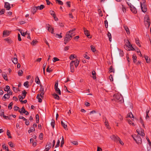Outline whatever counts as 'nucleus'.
I'll return each mask as SVG.
<instances>
[{
	"mask_svg": "<svg viewBox=\"0 0 151 151\" xmlns=\"http://www.w3.org/2000/svg\"><path fill=\"white\" fill-rule=\"evenodd\" d=\"M75 29L74 28L72 30L67 32L64 40V43L65 44H66L68 41L70 40L71 38L75 35Z\"/></svg>",
	"mask_w": 151,
	"mask_h": 151,
	"instance_id": "nucleus-1",
	"label": "nucleus"
},
{
	"mask_svg": "<svg viewBox=\"0 0 151 151\" xmlns=\"http://www.w3.org/2000/svg\"><path fill=\"white\" fill-rule=\"evenodd\" d=\"M115 101L120 103H123L124 101L123 98L121 94L117 93L115 94L114 96Z\"/></svg>",
	"mask_w": 151,
	"mask_h": 151,
	"instance_id": "nucleus-2",
	"label": "nucleus"
},
{
	"mask_svg": "<svg viewBox=\"0 0 151 151\" xmlns=\"http://www.w3.org/2000/svg\"><path fill=\"white\" fill-rule=\"evenodd\" d=\"M124 47L127 50H135L134 48L133 47L132 45H131L130 42L128 40H127V42Z\"/></svg>",
	"mask_w": 151,
	"mask_h": 151,
	"instance_id": "nucleus-3",
	"label": "nucleus"
},
{
	"mask_svg": "<svg viewBox=\"0 0 151 151\" xmlns=\"http://www.w3.org/2000/svg\"><path fill=\"white\" fill-rule=\"evenodd\" d=\"M145 0H143L140 3L141 9L142 11L144 12H146L147 10V9L145 6Z\"/></svg>",
	"mask_w": 151,
	"mask_h": 151,
	"instance_id": "nucleus-4",
	"label": "nucleus"
},
{
	"mask_svg": "<svg viewBox=\"0 0 151 151\" xmlns=\"http://www.w3.org/2000/svg\"><path fill=\"white\" fill-rule=\"evenodd\" d=\"M133 138L137 143L138 144L141 143L142 142V139L139 135L135 137H133Z\"/></svg>",
	"mask_w": 151,
	"mask_h": 151,
	"instance_id": "nucleus-5",
	"label": "nucleus"
},
{
	"mask_svg": "<svg viewBox=\"0 0 151 151\" xmlns=\"http://www.w3.org/2000/svg\"><path fill=\"white\" fill-rule=\"evenodd\" d=\"M71 72H73L74 71V67L76 66V62L75 61H71L70 63Z\"/></svg>",
	"mask_w": 151,
	"mask_h": 151,
	"instance_id": "nucleus-6",
	"label": "nucleus"
},
{
	"mask_svg": "<svg viewBox=\"0 0 151 151\" xmlns=\"http://www.w3.org/2000/svg\"><path fill=\"white\" fill-rule=\"evenodd\" d=\"M137 132L138 133V135H141L142 137L145 136V134L144 133V130L143 129H141L140 131L139 130L137 129Z\"/></svg>",
	"mask_w": 151,
	"mask_h": 151,
	"instance_id": "nucleus-7",
	"label": "nucleus"
},
{
	"mask_svg": "<svg viewBox=\"0 0 151 151\" xmlns=\"http://www.w3.org/2000/svg\"><path fill=\"white\" fill-rule=\"evenodd\" d=\"M110 138L115 141H117V140L119 139V138L117 136H115L114 135H112L110 137Z\"/></svg>",
	"mask_w": 151,
	"mask_h": 151,
	"instance_id": "nucleus-8",
	"label": "nucleus"
},
{
	"mask_svg": "<svg viewBox=\"0 0 151 151\" xmlns=\"http://www.w3.org/2000/svg\"><path fill=\"white\" fill-rule=\"evenodd\" d=\"M130 6L131 10L134 14H136L137 13V10L136 9L133 5H131V4H130Z\"/></svg>",
	"mask_w": 151,
	"mask_h": 151,
	"instance_id": "nucleus-9",
	"label": "nucleus"
},
{
	"mask_svg": "<svg viewBox=\"0 0 151 151\" xmlns=\"http://www.w3.org/2000/svg\"><path fill=\"white\" fill-rule=\"evenodd\" d=\"M84 31L85 34L88 37V38H91V37L90 36L89 32L88 30H87L86 28H84Z\"/></svg>",
	"mask_w": 151,
	"mask_h": 151,
	"instance_id": "nucleus-10",
	"label": "nucleus"
},
{
	"mask_svg": "<svg viewBox=\"0 0 151 151\" xmlns=\"http://www.w3.org/2000/svg\"><path fill=\"white\" fill-rule=\"evenodd\" d=\"M5 7L7 10H9L11 8L10 4L8 2H5Z\"/></svg>",
	"mask_w": 151,
	"mask_h": 151,
	"instance_id": "nucleus-11",
	"label": "nucleus"
},
{
	"mask_svg": "<svg viewBox=\"0 0 151 151\" xmlns=\"http://www.w3.org/2000/svg\"><path fill=\"white\" fill-rule=\"evenodd\" d=\"M9 97V95L8 93H6L5 94L4 96L3 97L2 99H3V101H5L6 99H8Z\"/></svg>",
	"mask_w": 151,
	"mask_h": 151,
	"instance_id": "nucleus-12",
	"label": "nucleus"
},
{
	"mask_svg": "<svg viewBox=\"0 0 151 151\" xmlns=\"http://www.w3.org/2000/svg\"><path fill=\"white\" fill-rule=\"evenodd\" d=\"M124 27L125 30L126 31V32L127 33L128 35L130 34V32L128 27L126 25H124Z\"/></svg>",
	"mask_w": 151,
	"mask_h": 151,
	"instance_id": "nucleus-13",
	"label": "nucleus"
},
{
	"mask_svg": "<svg viewBox=\"0 0 151 151\" xmlns=\"http://www.w3.org/2000/svg\"><path fill=\"white\" fill-rule=\"evenodd\" d=\"M40 91V94H39L40 96L42 98H43L44 97V88H41Z\"/></svg>",
	"mask_w": 151,
	"mask_h": 151,
	"instance_id": "nucleus-14",
	"label": "nucleus"
},
{
	"mask_svg": "<svg viewBox=\"0 0 151 151\" xmlns=\"http://www.w3.org/2000/svg\"><path fill=\"white\" fill-rule=\"evenodd\" d=\"M10 32L9 31H4L3 32V35L7 36H8L10 34Z\"/></svg>",
	"mask_w": 151,
	"mask_h": 151,
	"instance_id": "nucleus-15",
	"label": "nucleus"
},
{
	"mask_svg": "<svg viewBox=\"0 0 151 151\" xmlns=\"http://www.w3.org/2000/svg\"><path fill=\"white\" fill-rule=\"evenodd\" d=\"M129 117L130 118L132 119V120H133L134 117L132 113L130 112L127 114V118H128Z\"/></svg>",
	"mask_w": 151,
	"mask_h": 151,
	"instance_id": "nucleus-16",
	"label": "nucleus"
},
{
	"mask_svg": "<svg viewBox=\"0 0 151 151\" xmlns=\"http://www.w3.org/2000/svg\"><path fill=\"white\" fill-rule=\"evenodd\" d=\"M4 40L7 42L9 44H10L12 43V41L10 38H8L4 39Z\"/></svg>",
	"mask_w": 151,
	"mask_h": 151,
	"instance_id": "nucleus-17",
	"label": "nucleus"
},
{
	"mask_svg": "<svg viewBox=\"0 0 151 151\" xmlns=\"http://www.w3.org/2000/svg\"><path fill=\"white\" fill-rule=\"evenodd\" d=\"M39 6H35L33 8V10L32 11L33 14H34L39 9Z\"/></svg>",
	"mask_w": 151,
	"mask_h": 151,
	"instance_id": "nucleus-18",
	"label": "nucleus"
},
{
	"mask_svg": "<svg viewBox=\"0 0 151 151\" xmlns=\"http://www.w3.org/2000/svg\"><path fill=\"white\" fill-rule=\"evenodd\" d=\"M12 60L13 62L15 64H17L18 62V60L17 58H13V59H12Z\"/></svg>",
	"mask_w": 151,
	"mask_h": 151,
	"instance_id": "nucleus-19",
	"label": "nucleus"
},
{
	"mask_svg": "<svg viewBox=\"0 0 151 151\" xmlns=\"http://www.w3.org/2000/svg\"><path fill=\"white\" fill-rule=\"evenodd\" d=\"M150 22L149 18L148 15H146L144 18V22Z\"/></svg>",
	"mask_w": 151,
	"mask_h": 151,
	"instance_id": "nucleus-20",
	"label": "nucleus"
},
{
	"mask_svg": "<svg viewBox=\"0 0 151 151\" xmlns=\"http://www.w3.org/2000/svg\"><path fill=\"white\" fill-rule=\"evenodd\" d=\"M35 82L38 84H39L40 83V81L38 76H37L35 79Z\"/></svg>",
	"mask_w": 151,
	"mask_h": 151,
	"instance_id": "nucleus-21",
	"label": "nucleus"
},
{
	"mask_svg": "<svg viewBox=\"0 0 151 151\" xmlns=\"http://www.w3.org/2000/svg\"><path fill=\"white\" fill-rule=\"evenodd\" d=\"M145 58L147 63H149L150 62V59L148 56H145Z\"/></svg>",
	"mask_w": 151,
	"mask_h": 151,
	"instance_id": "nucleus-22",
	"label": "nucleus"
},
{
	"mask_svg": "<svg viewBox=\"0 0 151 151\" xmlns=\"http://www.w3.org/2000/svg\"><path fill=\"white\" fill-rule=\"evenodd\" d=\"M104 124L106 127L108 129L110 128L108 124V123L107 120L106 119L105 121L104 122Z\"/></svg>",
	"mask_w": 151,
	"mask_h": 151,
	"instance_id": "nucleus-23",
	"label": "nucleus"
},
{
	"mask_svg": "<svg viewBox=\"0 0 151 151\" xmlns=\"http://www.w3.org/2000/svg\"><path fill=\"white\" fill-rule=\"evenodd\" d=\"M2 76H3L4 78L6 81H8V79L7 78V75L6 73H4L2 74Z\"/></svg>",
	"mask_w": 151,
	"mask_h": 151,
	"instance_id": "nucleus-24",
	"label": "nucleus"
},
{
	"mask_svg": "<svg viewBox=\"0 0 151 151\" xmlns=\"http://www.w3.org/2000/svg\"><path fill=\"white\" fill-rule=\"evenodd\" d=\"M107 36L109 37V41L111 42V34L109 32H108Z\"/></svg>",
	"mask_w": 151,
	"mask_h": 151,
	"instance_id": "nucleus-25",
	"label": "nucleus"
},
{
	"mask_svg": "<svg viewBox=\"0 0 151 151\" xmlns=\"http://www.w3.org/2000/svg\"><path fill=\"white\" fill-rule=\"evenodd\" d=\"M64 143V139L63 136L62 137V140L60 143V147H62Z\"/></svg>",
	"mask_w": 151,
	"mask_h": 151,
	"instance_id": "nucleus-26",
	"label": "nucleus"
},
{
	"mask_svg": "<svg viewBox=\"0 0 151 151\" xmlns=\"http://www.w3.org/2000/svg\"><path fill=\"white\" fill-rule=\"evenodd\" d=\"M56 92L59 95H61V91L59 88H58L55 89Z\"/></svg>",
	"mask_w": 151,
	"mask_h": 151,
	"instance_id": "nucleus-27",
	"label": "nucleus"
},
{
	"mask_svg": "<svg viewBox=\"0 0 151 151\" xmlns=\"http://www.w3.org/2000/svg\"><path fill=\"white\" fill-rule=\"evenodd\" d=\"M48 30L51 32L52 34H53L54 29L52 28H51L50 27H48Z\"/></svg>",
	"mask_w": 151,
	"mask_h": 151,
	"instance_id": "nucleus-28",
	"label": "nucleus"
},
{
	"mask_svg": "<svg viewBox=\"0 0 151 151\" xmlns=\"http://www.w3.org/2000/svg\"><path fill=\"white\" fill-rule=\"evenodd\" d=\"M127 121L128 122V123L130 124H132L133 126H134L135 124H134V123H133L132 121L130 119H127Z\"/></svg>",
	"mask_w": 151,
	"mask_h": 151,
	"instance_id": "nucleus-29",
	"label": "nucleus"
},
{
	"mask_svg": "<svg viewBox=\"0 0 151 151\" xmlns=\"http://www.w3.org/2000/svg\"><path fill=\"white\" fill-rule=\"evenodd\" d=\"M61 124L63 127L64 128V129H66L67 127V125L63 121L61 122Z\"/></svg>",
	"mask_w": 151,
	"mask_h": 151,
	"instance_id": "nucleus-30",
	"label": "nucleus"
},
{
	"mask_svg": "<svg viewBox=\"0 0 151 151\" xmlns=\"http://www.w3.org/2000/svg\"><path fill=\"white\" fill-rule=\"evenodd\" d=\"M144 23L146 27L147 28H149L150 25V22H144Z\"/></svg>",
	"mask_w": 151,
	"mask_h": 151,
	"instance_id": "nucleus-31",
	"label": "nucleus"
},
{
	"mask_svg": "<svg viewBox=\"0 0 151 151\" xmlns=\"http://www.w3.org/2000/svg\"><path fill=\"white\" fill-rule=\"evenodd\" d=\"M132 59L133 60V62L134 63H135L136 62V59L137 57L135 55H133L132 56Z\"/></svg>",
	"mask_w": 151,
	"mask_h": 151,
	"instance_id": "nucleus-32",
	"label": "nucleus"
},
{
	"mask_svg": "<svg viewBox=\"0 0 151 151\" xmlns=\"http://www.w3.org/2000/svg\"><path fill=\"white\" fill-rule=\"evenodd\" d=\"M52 95L55 99L58 100H59V97L57 94L54 93Z\"/></svg>",
	"mask_w": 151,
	"mask_h": 151,
	"instance_id": "nucleus-33",
	"label": "nucleus"
},
{
	"mask_svg": "<svg viewBox=\"0 0 151 151\" xmlns=\"http://www.w3.org/2000/svg\"><path fill=\"white\" fill-rule=\"evenodd\" d=\"M37 98L38 99V101L39 102H42V99L40 97V94H38L37 96Z\"/></svg>",
	"mask_w": 151,
	"mask_h": 151,
	"instance_id": "nucleus-34",
	"label": "nucleus"
},
{
	"mask_svg": "<svg viewBox=\"0 0 151 151\" xmlns=\"http://www.w3.org/2000/svg\"><path fill=\"white\" fill-rule=\"evenodd\" d=\"M6 134L9 138H12V137L11 136L10 132L9 130H7Z\"/></svg>",
	"mask_w": 151,
	"mask_h": 151,
	"instance_id": "nucleus-35",
	"label": "nucleus"
},
{
	"mask_svg": "<svg viewBox=\"0 0 151 151\" xmlns=\"http://www.w3.org/2000/svg\"><path fill=\"white\" fill-rule=\"evenodd\" d=\"M135 42L136 43L139 47H140V43L139 40L138 38H136Z\"/></svg>",
	"mask_w": 151,
	"mask_h": 151,
	"instance_id": "nucleus-36",
	"label": "nucleus"
},
{
	"mask_svg": "<svg viewBox=\"0 0 151 151\" xmlns=\"http://www.w3.org/2000/svg\"><path fill=\"white\" fill-rule=\"evenodd\" d=\"M55 124V123L54 120V119H52L51 123V124L53 128H54Z\"/></svg>",
	"mask_w": 151,
	"mask_h": 151,
	"instance_id": "nucleus-37",
	"label": "nucleus"
},
{
	"mask_svg": "<svg viewBox=\"0 0 151 151\" xmlns=\"http://www.w3.org/2000/svg\"><path fill=\"white\" fill-rule=\"evenodd\" d=\"M25 109L24 107H23L21 109H20L19 110V111L21 114H22V113H23V112H24V111Z\"/></svg>",
	"mask_w": 151,
	"mask_h": 151,
	"instance_id": "nucleus-38",
	"label": "nucleus"
},
{
	"mask_svg": "<svg viewBox=\"0 0 151 151\" xmlns=\"http://www.w3.org/2000/svg\"><path fill=\"white\" fill-rule=\"evenodd\" d=\"M27 93L25 90L23 91L22 92V96L23 97V99H24L26 96V94Z\"/></svg>",
	"mask_w": 151,
	"mask_h": 151,
	"instance_id": "nucleus-39",
	"label": "nucleus"
},
{
	"mask_svg": "<svg viewBox=\"0 0 151 151\" xmlns=\"http://www.w3.org/2000/svg\"><path fill=\"white\" fill-rule=\"evenodd\" d=\"M50 147H51L49 145H47L46 146V148L45 150V151H47L49 150Z\"/></svg>",
	"mask_w": 151,
	"mask_h": 151,
	"instance_id": "nucleus-40",
	"label": "nucleus"
},
{
	"mask_svg": "<svg viewBox=\"0 0 151 151\" xmlns=\"http://www.w3.org/2000/svg\"><path fill=\"white\" fill-rule=\"evenodd\" d=\"M55 1L56 3H58V4L60 5H63V2L60 0H56Z\"/></svg>",
	"mask_w": 151,
	"mask_h": 151,
	"instance_id": "nucleus-41",
	"label": "nucleus"
},
{
	"mask_svg": "<svg viewBox=\"0 0 151 151\" xmlns=\"http://www.w3.org/2000/svg\"><path fill=\"white\" fill-rule=\"evenodd\" d=\"M29 82L28 81H26L24 83V86L27 88H28L29 86Z\"/></svg>",
	"mask_w": 151,
	"mask_h": 151,
	"instance_id": "nucleus-42",
	"label": "nucleus"
},
{
	"mask_svg": "<svg viewBox=\"0 0 151 151\" xmlns=\"http://www.w3.org/2000/svg\"><path fill=\"white\" fill-rule=\"evenodd\" d=\"M9 89H10L9 86H6V87H5L4 88V90L5 91H7V92H8Z\"/></svg>",
	"mask_w": 151,
	"mask_h": 151,
	"instance_id": "nucleus-43",
	"label": "nucleus"
},
{
	"mask_svg": "<svg viewBox=\"0 0 151 151\" xmlns=\"http://www.w3.org/2000/svg\"><path fill=\"white\" fill-rule=\"evenodd\" d=\"M91 50L93 52H95L96 51V50L94 46L93 45L91 46Z\"/></svg>",
	"mask_w": 151,
	"mask_h": 151,
	"instance_id": "nucleus-44",
	"label": "nucleus"
},
{
	"mask_svg": "<svg viewBox=\"0 0 151 151\" xmlns=\"http://www.w3.org/2000/svg\"><path fill=\"white\" fill-rule=\"evenodd\" d=\"M2 147L3 149L6 150L7 151H9L8 147H6L5 144L2 145Z\"/></svg>",
	"mask_w": 151,
	"mask_h": 151,
	"instance_id": "nucleus-45",
	"label": "nucleus"
},
{
	"mask_svg": "<svg viewBox=\"0 0 151 151\" xmlns=\"http://www.w3.org/2000/svg\"><path fill=\"white\" fill-rule=\"evenodd\" d=\"M13 103L12 102H11L8 106V108L9 109H11L12 108V106L13 105Z\"/></svg>",
	"mask_w": 151,
	"mask_h": 151,
	"instance_id": "nucleus-46",
	"label": "nucleus"
},
{
	"mask_svg": "<svg viewBox=\"0 0 151 151\" xmlns=\"http://www.w3.org/2000/svg\"><path fill=\"white\" fill-rule=\"evenodd\" d=\"M38 42L36 40H33L31 43V44L33 45H34L36 44Z\"/></svg>",
	"mask_w": 151,
	"mask_h": 151,
	"instance_id": "nucleus-47",
	"label": "nucleus"
},
{
	"mask_svg": "<svg viewBox=\"0 0 151 151\" xmlns=\"http://www.w3.org/2000/svg\"><path fill=\"white\" fill-rule=\"evenodd\" d=\"M23 72L22 70H19L18 72V75L19 76H22V75L23 74Z\"/></svg>",
	"mask_w": 151,
	"mask_h": 151,
	"instance_id": "nucleus-48",
	"label": "nucleus"
},
{
	"mask_svg": "<svg viewBox=\"0 0 151 151\" xmlns=\"http://www.w3.org/2000/svg\"><path fill=\"white\" fill-rule=\"evenodd\" d=\"M49 66H48L47 68L46 69V71L47 72L50 73L52 71V70L51 69V68L49 69Z\"/></svg>",
	"mask_w": 151,
	"mask_h": 151,
	"instance_id": "nucleus-49",
	"label": "nucleus"
},
{
	"mask_svg": "<svg viewBox=\"0 0 151 151\" xmlns=\"http://www.w3.org/2000/svg\"><path fill=\"white\" fill-rule=\"evenodd\" d=\"M59 60V59L57 58L54 57L53 58V62H55Z\"/></svg>",
	"mask_w": 151,
	"mask_h": 151,
	"instance_id": "nucleus-50",
	"label": "nucleus"
},
{
	"mask_svg": "<svg viewBox=\"0 0 151 151\" xmlns=\"http://www.w3.org/2000/svg\"><path fill=\"white\" fill-rule=\"evenodd\" d=\"M3 117L5 119H11V116H6L5 115H3Z\"/></svg>",
	"mask_w": 151,
	"mask_h": 151,
	"instance_id": "nucleus-51",
	"label": "nucleus"
},
{
	"mask_svg": "<svg viewBox=\"0 0 151 151\" xmlns=\"http://www.w3.org/2000/svg\"><path fill=\"white\" fill-rule=\"evenodd\" d=\"M60 141L59 140H58L56 145L55 147V148L59 146Z\"/></svg>",
	"mask_w": 151,
	"mask_h": 151,
	"instance_id": "nucleus-52",
	"label": "nucleus"
},
{
	"mask_svg": "<svg viewBox=\"0 0 151 151\" xmlns=\"http://www.w3.org/2000/svg\"><path fill=\"white\" fill-rule=\"evenodd\" d=\"M13 91L16 93L17 92V88L13 86Z\"/></svg>",
	"mask_w": 151,
	"mask_h": 151,
	"instance_id": "nucleus-53",
	"label": "nucleus"
},
{
	"mask_svg": "<svg viewBox=\"0 0 151 151\" xmlns=\"http://www.w3.org/2000/svg\"><path fill=\"white\" fill-rule=\"evenodd\" d=\"M18 97L19 98L20 101L21 102H22V99H24L23 98V97L21 96L20 95H19L18 96Z\"/></svg>",
	"mask_w": 151,
	"mask_h": 151,
	"instance_id": "nucleus-54",
	"label": "nucleus"
},
{
	"mask_svg": "<svg viewBox=\"0 0 151 151\" xmlns=\"http://www.w3.org/2000/svg\"><path fill=\"white\" fill-rule=\"evenodd\" d=\"M5 12V9H3L0 11V14L2 15L4 14Z\"/></svg>",
	"mask_w": 151,
	"mask_h": 151,
	"instance_id": "nucleus-55",
	"label": "nucleus"
},
{
	"mask_svg": "<svg viewBox=\"0 0 151 151\" xmlns=\"http://www.w3.org/2000/svg\"><path fill=\"white\" fill-rule=\"evenodd\" d=\"M43 136V134L42 133H40V136H39V137H40V140H42V139Z\"/></svg>",
	"mask_w": 151,
	"mask_h": 151,
	"instance_id": "nucleus-56",
	"label": "nucleus"
},
{
	"mask_svg": "<svg viewBox=\"0 0 151 151\" xmlns=\"http://www.w3.org/2000/svg\"><path fill=\"white\" fill-rule=\"evenodd\" d=\"M74 55H71L70 56V59L71 60H73L74 58Z\"/></svg>",
	"mask_w": 151,
	"mask_h": 151,
	"instance_id": "nucleus-57",
	"label": "nucleus"
},
{
	"mask_svg": "<svg viewBox=\"0 0 151 151\" xmlns=\"http://www.w3.org/2000/svg\"><path fill=\"white\" fill-rule=\"evenodd\" d=\"M58 81L56 82L55 84V89L58 88Z\"/></svg>",
	"mask_w": 151,
	"mask_h": 151,
	"instance_id": "nucleus-58",
	"label": "nucleus"
},
{
	"mask_svg": "<svg viewBox=\"0 0 151 151\" xmlns=\"http://www.w3.org/2000/svg\"><path fill=\"white\" fill-rule=\"evenodd\" d=\"M52 17H53L55 21H57L58 20V19L56 17L55 14L53 15Z\"/></svg>",
	"mask_w": 151,
	"mask_h": 151,
	"instance_id": "nucleus-59",
	"label": "nucleus"
},
{
	"mask_svg": "<svg viewBox=\"0 0 151 151\" xmlns=\"http://www.w3.org/2000/svg\"><path fill=\"white\" fill-rule=\"evenodd\" d=\"M8 144L11 147H13V144L12 142H9L8 143Z\"/></svg>",
	"mask_w": 151,
	"mask_h": 151,
	"instance_id": "nucleus-60",
	"label": "nucleus"
},
{
	"mask_svg": "<svg viewBox=\"0 0 151 151\" xmlns=\"http://www.w3.org/2000/svg\"><path fill=\"white\" fill-rule=\"evenodd\" d=\"M45 7V6L43 5H41L39 6V9L42 10Z\"/></svg>",
	"mask_w": 151,
	"mask_h": 151,
	"instance_id": "nucleus-61",
	"label": "nucleus"
},
{
	"mask_svg": "<svg viewBox=\"0 0 151 151\" xmlns=\"http://www.w3.org/2000/svg\"><path fill=\"white\" fill-rule=\"evenodd\" d=\"M119 141L120 143L122 145H124V143L121 140V139L119 138V139L117 140V141Z\"/></svg>",
	"mask_w": 151,
	"mask_h": 151,
	"instance_id": "nucleus-62",
	"label": "nucleus"
},
{
	"mask_svg": "<svg viewBox=\"0 0 151 151\" xmlns=\"http://www.w3.org/2000/svg\"><path fill=\"white\" fill-rule=\"evenodd\" d=\"M66 4L69 7H70V1H67L66 2Z\"/></svg>",
	"mask_w": 151,
	"mask_h": 151,
	"instance_id": "nucleus-63",
	"label": "nucleus"
},
{
	"mask_svg": "<svg viewBox=\"0 0 151 151\" xmlns=\"http://www.w3.org/2000/svg\"><path fill=\"white\" fill-rule=\"evenodd\" d=\"M109 79L111 81H113V78L111 75H110L109 76Z\"/></svg>",
	"mask_w": 151,
	"mask_h": 151,
	"instance_id": "nucleus-64",
	"label": "nucleus"
}]
</instances>
